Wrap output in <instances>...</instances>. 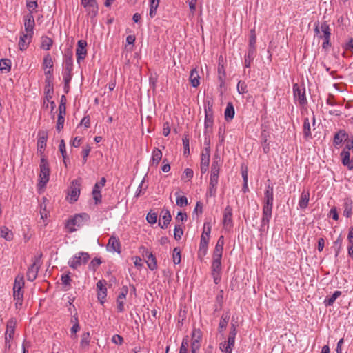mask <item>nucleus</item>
Listing matches in <instances>:
<instances>
[{"label": "nucleus", "mask_w": 353, "mask_h": 353, "mask_svg": "<svg viewBox=\"0 0 353 353\" xmlns=\"http://www.w3.org/2000/svg\"><path fill=\"white\" fill-rule=\"evenodd\" d=\"M162 221L164 225H168L171 221L172 216L168 210H163L161 214Z\"/></svg>", "instance_id": "obj_50"}, {"label": "nucleus", "mask_w": 353, "mask_h": 353, "mask_svg": "<svg viewBox=\"0 0 353 353\" xmlns=\"http://www.w3.org/2000/svg\"><path fill=\"white\" fill-rule=\"evenodd\" d=\"M26 7L29 10L28 13L32 14L38 7L37 0H26Z\"/></svg>", "instance_id": "obj_48"}, {"label": "nucleus", "mask_w": 353, "mask_h": 353, "mask_svg": "<svg viewBox=\"0 0 353 353\" xmlns=\"http://www.w3.org/2000/svg\"><path fill=\"white\" fill-rule=\"evenodd\" d=\"M347 240L350 243L348 247V254L350 256L353 257V228H350L349 230Z\"/></svg>", "instance_id": "obj_43"}, {"label": "nucleus", "mask_w": 353, "mask_h": 353, "mask_svg": "<svg viewBox=\"0 0 353 353\" xmlns=\"http://www.w3.org/2000/svg\"><path fill=\"white\" fill-rule=\"evenodd\" d=\"M273 201V187L268 185L264 192L263 213L259 227V232H261V234L267 232L268 230L269 222L272 218Z\"/></svg>", "instance_id": "obj_1"}, {"label": "nucleus", "mask_w": 353, "mask_h": 353, "mask_svg": "<svg viewBox=\"0 0 353 353\" xmlns=\"http://www.w3.org/2000/svg\"><path fill=\"white\" fill-rule=\"evenodd\" d=\"M247 85L244 81H240L237 85V90L240 94H243L247 92Z\"/></svg>", "instance_id": "obj_61"}, {"label": "nucleus", "mask_w": 353, "mask_h": 353, "mask_svg": "<svg viewBox=\"0 0 353 353\" xmlns=\"http://www.w3.org/2000/svg\"><path fill=\"white\" fill-rule=\"evenodd\" d=\"M59 149L62 154V157L63 159V163H64L65 165L67 166L68 157H67L65 144L64 140H63V139L61 140L59 146Z\"/></svg>", "instance_id": "obj_46"}, {"label": "nucleus", "mask_w": 353, "mask_h": 353, "mask_svg": "<svg viewBox=\"0 0 353 353\" xmlns=\"http://www.w3.org/2000/svg\"><path fill=\"white\" fill-rule=\"evenodd\" d=\"M24 31L23 32L34 34V28L35 26L34 16L32 13L26 14L23 17Z\"/></svg>", "instance_id": "obj_13"}, {"label": "nucleus", "mask_w": 353, "mask_h": 353, "mask_svg": "<svg viewBox=\"0 0 353 353\" xmlns=\"http://www.w3.org/2000/svg\"><path fill=\"white\" fill-rule=\"evenodd\" d=\"M341 294V291H335L333 294L330 296H326V298L324 300V303L327 306H331L333 305L336 299L339 297Z\"/></svg>", "instance_id": "obj_35"}, {"label": "nucleus", "mask_w": 353, "mask_h": 353, "mask_svg": "<svg viewBox=\"0 0 353 353\" xmlns=\"http://www.w3.org/2000/svg\"><path fill=\"white\" fill-rule=\"evenodd\" d=\"M84 7L86 8V10L90 17L93 18L96 17L98 13V6L95 0L90 1V3Z\"/></svg>", "instance_id": "obj_25"}, {"label": "nucleus", "mask_w": 353, "mask_h": 353, "mask_svg": "<svg viewBox=\"0 0 353 353\" xmlns=\"http://www.w3.org/2000/svg\"><path fill=\"white\" fill-rule=\"evenodd\" d=\"M256 41V37L255 34V30L253 29L251 30L250 37L249 40V48H253L256 50L255 44Z\"/></svg>", "instance_id": "obj_51"}, {"label": "nucleus", "mask_w": 353, "mask_h": 353, "mask_svg": "<svg viewBox=\"0 0 353 353\" xmlns=\"http://www.w3.org/2000/svg\"><path fill=\"white\" fill-rule=\"evenodd\" d=\"M112 342L117 345H121L123 342V339L119 334H114L112 338Z\"/></svg>", "instance_id": "obj_63"}, {"label": "nucleus", "mask_w": 353, "mask_h": 353, "mask_svg": "<svg viewBox=\"0 0 353 353\" xmlns=\"http://www.w3.org/2000/svg\"><path fill=\"white\" fill-rule=\"evenodd\" d=\"M219 176H210L209 183V193L210 196H214L216 190V185L218 184Z\"/></svg>", "instance_id": "obj_32"}, {"label": "nucleus", "mask_w": 353, "mask_h": 353, "mask_svg": "<svg viewBox=\"0 0 353 353\" xmlns=\"http://www.w3.org/2000/svg\"><path fill=\"white\" fill-rule=\"evenodd\" d=\"M42 66H43V69L44 70H52L53 61H52V59L51 56L49 54H47L44 57Z\"/></svg>", "instance_id": "obj_38"}, {"label": "nucleus", "mask_w": 353, "mask_h": 353, "mask_svg": "<svg viewBox=\"0 0 353 353\" xmlns=\"http://www.w3.org/2000/svg\"><path fill=\"white\" fill-rule=\"evenodd\" d=\"M202 338V334L199 329H194L192 333V343L191 345H197L200 346V341Z\"/></svg>", "instance_id": "obj_31"}, {"label": "nucleus", "mask_w": 353, "mask_h": 353, "mask_svg": "<svg viewBox=\"0 0 353 353\" xmlns=\"http://www.w3.org/2000/svg\"><path fill=\"white\" fill-rule=\"evenodd\" d=\"M223 225L224 228L230 230L232 228V209L230 205L226 206L223 215Z\"/></svg>", "instance_id": "obj_12"}, {"label": "nucleus", "mask_w": 353, "mask_h": 353, "mask_svg": "<svg viewBox=\"0 0 353 353\" xmlns=\"http://www.w3.org/2000/svg\"><path fill=\"white\" fill-rule=\"evenodd\" d=\"M234 343L232 340L227 339L219 344V349L223 353H232Z\"/></svg>", "instance_id": "obj_24"}, {"label": "nucleus", "mask_w": 353, "mask_h": 353, "mask_svg": "<svg viewBox=\"0 0 353 353\" xmlns=\"http://www.w3.org/2000/svg\"><path fill=\"white\" fill-rule=\"evenodd\" d=\"M230 319V314L229 312L223 313L221 317L219 324V332H223L227 327L228 321Z\"/></svg>", "instance_id": "obj_30"}, {"label": "nucleus", "mask_w": 353, "mask_h": 353, "mask_svg": "<svg viewBox=\"0 0 353 353\" xmlns=\"http://www.w3.org/2000/svg\"><path fill=\"white\" fill-rule=\"evenodd\" d=\"M150 1V13L149 15L153 18L157 14V10L159 7L160 0H149Z\"/></svg>", "instance_id": "obj_39"}, {"label": "nucleus", "mask_w": 353, "mask_h": 353, "mask_svg": "<svg viewBox=\"0 0 353 353\" xmlns=\"http://www.w3.org/2000/svg\"><path fill=\"white\" fill-rule=\"evenodd\" d=\"M50 166L48 161L46 157L41 158L39 164V188H43L46 185L50 179Z\"/></svg>", "instance_id": "obj_2"}, {"label": "nucleus", "mask_w": 353, "mask_h": 353, "mask_svg": "<svg viewBox=\"0 0 353 353\" xmlns=\"http://www.w3.org/2000/svg\"><path fill=\"white\" fill-rule=\"evenodd\" d=\"M218 76H219V80L221 82H223L225 77V70H224V67L222 64H221L220 62L219 63V65H218Z\"/></svg>", "instance_id": "obj_55"}, {"label": "nucleus", "mask_w": 353, "mask_h": 353, "mask_svg": "<svg viewBox=\"0 0 353 353\" xmlns=\"http://www.w3.org/2000/svg\"><path fill=\"white\" fill-rule=\"evenodd\" d=\"M234 116V109L232 103H228L227 104L225 110V119L226 121H231Z\"/></svg>", "instance_id": "obj_34"}, {"label": "nucleus", "mask_w": 353, "mask_h": 353, "mask_svg": "<svg viewBox=\"0 0 353 353\" xmlns=\"http://www.w3.org/2000/svg\"><path fill=\"white\" fill-rule=\"evenodd\" d=\"M310 200V191L308 190H303L301 192L300 199L299 201V205L301 209H305L309 203Z\"/></svg>", "instance_id": "obj_23"}, {"label": "nucleus", "mask_w": 353, "mask_h": 353, "mask_svg": "<svg viewBox=\"0 0 353 353\" xmlns=\"http://www.w3.org/2000/svg\"><path fill=\"white\" fill-rule=\"evenodd\" d=\"M342 163L348 168L350 162V153L348 150H343L341 153Z\"/></svg>", "instance_id": "obj_44"}, {"label": "nucleus", "mask_w": 353, "mask_h": 353, "mask_svg": "<svg viewBox=\"0 0 353 353\" xmlns=\"http://www.w3.org/2000/svg\"><path fill=\"white\" fill-rule=\"evenodd\" d=\"M293 94L294 99L299 101L300 105H303L307 103L305 89L301 88L297 83H295L293 85Z\"/></svg>", "instance_id": "obj_10"}, {"label": "nucleus", "mask_w": 353, "mask_h": 353, "mask_svg": "<svg viewBox=\"0 0 353 353\" xmlns=\"http://www.w3.org/2000/svg\"><path fill=\"white\" fill-rule=\"evenodd\" d=\"M183 234V229L179 225H176L174 231V236L176 240L181 239Z\"/></svg>", "instance_id": "obj_57"}, {"label": "nucleus", "mask_w": 353, "mask_h": 353, "mask_svg": "<svg viewBox=\"0 0 353 353\" xmlns=\"http://www.w3.org/2000/svg\"><path fill=\"white\" fill-rule=\"evenodd\" d=\"M90 259V256L87 252H80L72 256L68 264L73 269H77L81 265L85 264Z\"/></svg>", "instance_id": "obj_5"}, {"label": "nucleus", "mask_w": 353, "mask_h": 353, "mask_svg": "<svg viewBox=\"0 0 353 353\" xmlns=\"http://www.w3.org/2000/svg\"><path fill=\"white\" fill-rule=\"evenodd\" d=\"M162 159V152L159 148H154L152 153V159L150 160V165L157 167Z\"/></svg>", "instance_id": "obj_22"}, {"label": "nucleus", "mask_w": 353, "mask_h": 353, "mask_svg": "<svg viewBox=\"0 0 353 353\" xmlns=\"http://www.w3.org/2000/svg\"><path fill=\"white\" fill-rule=\"evenodd\" d=\"M62 284L65 287V290H68L70 288V283L72 281V279L70 276V275L68 274H63L61 278Z\"/></svg>", "instance_id": "obj_47"}, {"label": "nucleus", "mask_w": 353, "mask_h": 353, "mask_svg": "<svg viewBox=\"0 0 353 353\" xmlns=\"http://www.w3.org/2000/svg\"><path fill=\"white\" fill-rule=\"evenodd\" d=\"M255 50L249 48L247 54L245 56V67L250 68L254 57Z\"/></svg>", "instance_id": "obj_37"}, {"label": "nucleus", "mask_w": 353, "mask_h": 353, "mask_svg": "<svg viewBox=\"0 0 353 353\" xmlns=\"http://www.w3.org/2000/svg\"><path fill=\"white\" fill-rule=\"evenodd\" d=\"M221 260H212V273H221Z\"/></svg>", "instance_id": "obj_49"}, {"label": "nucleus", "mask_w": 353, "mask_h": 353, "mask_svg": "<svg viewBox=\"0 0 353 353\" xmlns=\"http://www.w3.org/2000/svg\"><path fill=\"white\" fill-rule=\"evenodd\" d=\"M222 253H223V249L216 248H214V252H213V260H221L222 257Z\"/></svg>", "instance_id": "obj_58"}, {"label": "nucleus", "mask_w": 353, "mask_h": 353, "mask_svg": "<svg viewBox=\"0 0 353 353\" xmlns=\"http://www.w3.org/2000/svg\"><path fill=\"white\" fill-rule=\"evenodd\" d=\"M128 292V289L126 286H123L119 294L117 299V309L119 312H122L124 311V304L126 299V296Z\"/></svg>", "instance_id": "obj_14"}, {"label": "nucleus", "mask_w": 353, "mask_h": 353, "mask_svg": "<svg viewBox=\"0 0 353 353\" xmlns=\"http://www.w3.org/2000/svg\"><path fill=\"white\" fill-rule=\"evenodd\" d=\"M10 70V61L7 59L0 60V70L3 72H8Z\"/></svg>", "instance_id": "obj_45"}, {"label": "nucleus", "mask_w": 353, "mask_h": 353, "mask_svg": "<svg viewBox=\"0 0 353 353\" xmlns=\"http://www.w3.org/2000/svg\"><path fill=\"white\" fill-rule=\"evenodd\" d=\"M303 134L305 138L311 137V128L308 118H305L303 121Z\"/></svg>", "instance_id": "obj_41"}, {"label": "nucleus", "mask_w": 353, "mask_h": 353, "mask_svg": "<svg viewBox=\"0 0 353 353\" xmlns=\"http://www.w3.org/2000/svg\"><path fill=\"white\" fill-rule=\"evenodd\" d=\"M24 287V280L23 275H17L14 280L13 290H23Z\"/></svg>", "instance_id": "obj_42"}, {"label": "nucleus", "mask_w": 353, "mask_h": 353, "mask_svg": "<svg viewBox=\"0 0 353 353\" xmlns=\"http://www.w3.org/2000/svg\"><path fill=\"white\" fill-rule=\"evenodd\" d=\"M205 127L206 129L211 128L213 124L212 112L210 108V103H208V110L205 108Z\"/></svg>", "instance_id": "obj_28"}, {"label": "nucleus", "mask_w": 353, "mask_h": 353, "mask_svg": "<svg viewBox=\"0 0 353 353\" xmlns=\"http://www.w3.org/2000/svg\"><path fill=\"white\" fill-rule=\"evenodd\" d=\"M37 261L38 260L36 259L35 261L28 267L26 273L28 281H33L36 279L39 269V265L37 264Z\"/></svg>", "instance_id": "obj_18"}, {"label": "nucleus", "mask_w": 353, "mask_h": 353, "mask_svg": "<svg viewBox=\"0 0 353 353\" xmlns=\"http://www.w3.org/2000/svg\"><path fill=\"white\" fill-rule=\"evenodd\" d=\"M157 215L156 213L149 212L147 214L146 220L150 224H154L157 222Z\"/></svg>", "instance_id": "obj_59"}, {"label": "nucleus", "mask_w": 353, "mask_h": 353, "mask_svg": "<svg viewBox=\"0 0 353 353\" xmlns=\"http://www.w3.org/2000/svg\"><path fill=\"white\" fill-rule=\"evenodd\" d=\"M193 175H194V172H193V170L190 168H185L183 174H182V176H181V179L183 180V179H188V180H190L192 177H193Z\"/></svg>", "instance_id": "obj_54"}, {"label": "nucleus", "mask_w": 353, "mask_h": 353, "mask_svg": "<svg viewBox=\"0 0 353 353\" xmlns=\"http://www.w3.org/2000/svg\"><path fill=\"white\" fill-rule=\"evenodd\" d=\"M0 236L8 241H11L14 238L13 232L6 226L0 227Z\"/></svg>", "instance_id": "obj_26"}, {"label": "nucleus", "mask_w": 353, "mask_h": 353, "mask_svg": "<svg viewBox=\"0 0 353 353\" xmlns=\"http://www.w3.org/2000/svg\"><path fill=\"white\" fill-rule=\"evenodd\" d=\"M48 134L46 130H39L37 134V152L39 153L41 158L45 157L43 154L44 150L46 147V142Z\"/></svg>", "instance_id": "obj_7"}, {"label": "nucleus", "mask_w": 353, "mask_h": 353, "mask_svg": "<svg viewBox=\"0 0 353 353\" xmlns=\"http://www.w3.org/2000/svg\"><path fill=\"white\" fill-rule=\"evenodd\" d=\"M106 281L100 280L97 283V298L101 304H103L106 300L107 288L105 287Z\"/></svg>", "instance_id": "obj_9"}, {"label": "nucleus", "mask_w": 353, "mask_h": 353, "mask_svg": "<svg viewBox=\"0 0 353 353\" xmlns=\"http://www.w3.org/2000/svg\"><path fill=\"white\" fill-rule=\"evenodd\" d=\"M33 34L21 32L19 41V48L21 50H26L32 41Z\"/></svg>", "instance_id": "obj_17"}, {"label": "nucleus", "mask_w": 353, "mask_h": 353, "mask_svg": "<svg viewBox=\"0 0 353 353\" xmlns=\"http://www.w3.org/2000/svg\"><path fill=\"white\" fill-rule=\"evenodd\" d=\"M188 343L187 340L183 339L180 347L179 353H187L188 352Z\"/></svg>", "instance_id": "obj_64"}, {"label": "nucleus", "mask_w": 353, "mask_h": 353, "mask_svg": "<svg viewBox=\"0 0 353 353\" xmlns=\"http://www.w3.org/2000/svg\"><path fill=\"white\" fill-rule=\"evenodd\" d=\"M92 195L96 203H100L101 201V194L100 190L93 189Z\"/></svg>", "instance_id": "obj_60"}, {"label": "nucleus", "mask_w": 353, "mask_h": 353, "mask_svg": "<svg viewBox=\"0 0 353 353\" xmlns=\"http://www.w3.org/2000/svg\"><path fill=\"white\" fill-rule=\"evenodd\" d=\"M87 42L85 40H79L77 42L76 49L77 61L79 63L81 60H83L87 55Z\"/></svg>", "instance_id": "obj_11"}, {"label": "nucleus", "mask_w": 353, "mask_h": 353, "mask_svg": "<svg viewBox=\"0 0 353 353\" xmlns=\"http://www.w3.org/2000/svg\"><path fill=\"white\" fill-rule=\"evenodd\" d=\"M315 33L321 39L330 38V29L326 22H323L319 25V23H315Z\"/></svg>", "instance_id": "obj_8"}, {"label": "nucleus", "mask_w": 353, "mask_h": 353, "mask_svg": "<svg viewBox=\"0 0 353 353\" xmlns=\"http://www.w3.org/2000/svg\"><path fill=\"white\" fill-rule=\"evenodd\" d=\"M13 296L14 299L16 301V306H21L23 297V290H13Z\"/></svg>", "instance_id": "obj_36"}, {"label": "nucleus", "mask_w": 353, "mask_h": 353, "mask_svg": "<svg viewBox=\"0 0 353 353\" xmlns=\"http://www.w3.org/2000/svg\"><path fill=\"white\" fill-rule=\"evenodd\" d=\"M73 67V61L72 56L66 57L64 59V68L63 70V78L65 83V92H68L69 83L72 79V71Z\"/></svg>", "instance_id": "obj_4"}, {"label": "nucleus", "mask_w": 353, "mask_h": 353, "mask_svg": "<svg viewBox=\"0 0 353 353\" xmlns=\"http://www.w3.org/2000/svg\"><path fill=\"white\" fill-rule=\"evenodd\" d=\"M344 210L343 215L346 217H350L352 215V201L351 199L346 198L344 199Z\"/></svg>", "instance_id": "obj_33"}, {"label": "nucleus", "mask_w": 353, "mask_h": 353, "mask_svg": "<svg viewBox=\"0 0 353 353\" xmlns=\"http://www.w3.org/2000/svg\"><path fill=\"white\" fill-rule=\"evenodd\" d=\"M81 183L79 180H74L72 182L68 194V199L70 203L75 202L78 200L80 194Z\"/></svg>", "instance_id": "obj_6"}, {"label": "nucleus", "mask_w": 353, "mask_h": 353, "mask_svg": "<svg viewBox=\"0 0 353 353\" xmlns=\"http://www.w3.org/2000/svg\"><path fill=\"white\" fill-rule=\"evenodd\" d=\"M89 216L87 214H76L72 219H69L65 224V228L70 232H73L81 227L84 222L88 221Z\"/></svg>", "instance_id": "obj_3"}, {"label": "nucleus", "mask_w": 353, "mask_h": 353, "mask_svg": "<svg viewBox=\"0 0 353 353\" xmlns=\"http://www.w3.org/2000/svg\"><path fill=\"white\" fill-rule=\"evenodd\" d=\"M121 245L119 239L115 236H112L107 244V250L110 252H116L121 253Z\"/></svg>", "instance_id": "obj_16"}, {"label": "nucleus", "mask_w": 353, "mask_h": 353, "mask_svg": "<svg viewBox=\"0 0 353 353\" xmlns=\"http://www.w3.org/2000/svg\"><path fill=\"white\" fill-rule=\"evenodd\" d=\"M53 41L45 36L42 37L41 38V48L43 50H48L50 49L51 46H52Z\"/></svg>", "instance_id": "obj_40"}, {"label": "nucleus", "mask_w": 353, "mask_h": 353, "mask_svg": "<svg viewBox=\"0 0 353 353\" xmlns=\"http://www.w3.org/2000/svg\"><path fill=\"white\" fill-rule=\"evenodd\" d=\"M90 340V335L89 332H84L81 336V345L86 346L89 344Z\"/></svg>", "instance_id": "obj_53"}, {"label": "nucleus", "mask_w": 353, "mask_h": 353, "mask_svg": "<svg viewBox=\"0 0 353 353\" xmlns=\"http://www.w3.org/2000/svg\"><path fill=\"white\" fill-rule=\"evenodd\" d=\"M65 121V118L63 115H59L58 119H57V130L58 131H60L63 128V123Z\"/></svg>", "instance_id": "obj_62"}, {"label": "nucleus", "mask_w": 353, "mask_h": 353, "mask_svg": "<svg viewBox=\"0 0 353 353\" xmlns=\"http://www.w3.org/2000/svg\"><path fill=\"white\" fill-rule=\"evenodd\" d=\"M176 202L177 205L183 207L188 205V199L185 196H179Z\"/></svg>", "instance_id": "obj_56"}, {"label": "nucleus", "mask_w": 353, "mask_h": 353, "mask_svg": "<svg viewBox=\"0 0 353 353\" xmlns=\"http://www.w3.org/2000/svg\"><path fill=\"white\" fill-rule=\"evenodd\" d=\"M173 262L174 264H179L181 263V253L178 248H175L173 250Z\"/></svg>", "instance_id": "obj_52"}, {"label": "nucleus", "mask_w": 353, "mask_h": 353, "mask_svg": "<svg viewBox=\"0 0 353 353\" xmlns=\"http://www.w3.org/2000/svg\"><path fill=\"white\" fill-rule=\"evenodd\" d=\"M199 74L196 69H193L190 72V81L192 87L196 88L199 85Z\"/></svg>", "instance_id": "obj_27"}, {"label": "nucleus", "mask_w": 353, "mask_h": 353, "mask_svg": "<svg viewBox=\"0 0 353 353\" xmlns=\"http://www.w3.org/2000/svg\"><path fill=\"white\" fill-rule=\"evenodd\" d=\"M17 320L14 318L10 319L6 324V330L5 334L14 336Z\"/></svg>", "instance_id": "obj_29"}, {"label": "nucleus", "mask_w": 353, "mask_h": 353, "mask_svg": "<svg viewBox=\"0 0 353 353\" xmlns=\"http://www.w3.org/2000/svg\"><path fill=\"white\" fill-rule=\"evenodd\" d=\"M211 232V225L209 222H205L203 225V231L201 237V246H206L209 242L210 234Z\"/></svg>", "instance_id": "obj_20"}, {"label": "nucleus", "mask_w": 353, "mask_h": 353, "mask_svg": "<svg viewBox=\"0 0 353 353\" xmlns=\"http://www.w3.org/2000/svg\"><path fill=\"white\" fill-rule=\"evenodd\" d=\"M210 150L204 148L201 153V171L202 173L207 172L210 163Z\"/></svg>", "instance_id": "obj_15"}, {"label": "nucleus", "mask_w": 353, "mask_h": 353, "mask_svg": "<svg viewBox=\"0 0 353 353\" xmlns=\"http://www.w3.org/2000/svg\"><path fill=\"white\" fill-rule=\"evenodd\" d=\"M348 137L347 134L344 130H340L334 134L333 143L335 147L340 145Z\"/></svg>", "instance_id": "obj_21"}, {"label": "nucleus", "mask_w": 353, "mask_h": 353, "mask_svg": "<svg viewBox=\"0 0 353 353\" xmlns=\"http://www.w3.org/2000/svg\"><path fill=\"white\" fill-rule=\"evenodd\" d=\"M143 256L145 258L147 265L151 270H154L157 268V265L156 258L151 252L144 249L143 252Z\"/></svg>", "instance_id": "obj_19"}]
</instances>
